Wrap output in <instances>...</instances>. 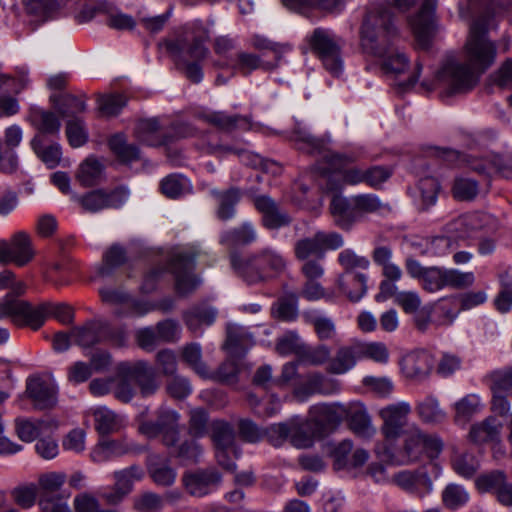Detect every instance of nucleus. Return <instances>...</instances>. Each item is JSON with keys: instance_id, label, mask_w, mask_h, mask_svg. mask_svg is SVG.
<instances>
[{"instance_id": "nucleus-1", "label": "nucleus", "mask_w": 512, "mask_h": 512, "mask_svg": "<svg viewBox=\"0 0 512 512\" xmlns=\"http://www.w3.org/2000/svg\"><path fill=\"white\" fill-rule=\"evenodd\" d=\"M467 62L459 61L454 55L443 60L436 73V81L449 94L471 90L478 81V75L485 72L495 61L496 46L487 37L485 18L475 20L465 45Z\"/></svg>"}, {"instance_id": "nucleus-2", "label": "nucleus", "mask_w": 512, "mask_h": 512, "mask_svg": "<svg viewBox=\"0 0 512 512\" xmlns=\"http://www.w3.org/2000/svg\"><path fill=\"white\" fill-rule=\"evenodd\" d=\"M361 47L365 53L382 60L386 74L398 75L406 71L409 59L398 43L400 37L390 11L383 5L368 8L360 30Z\"/></svg>"}, {"instance_id": "nucleus-3", "label": "nucleus", "mask_w": 512, "mask_h": 512, "mask_svg": "<svg viewBox=\"0 0 512 512\" xmlns=\"http://www.w3.org/2000/svg\"><path fill=\"white\" fill-rule=\"evenodd\" d=\"M232 268L249 284L265 282L286 269V260L277 250L263 248L246 259L236 252L230 253Z\"/></svg>"}, {"instance_id": "nucleus-4", "label": "nucleus", "mask_w": 512, "mask_h": 512, "mask_svg": "<svg viewBox=\"0 0 512 512\" xmlns=\"http://www.w3.org/2000/svg\"><path fill=\"white\" fill-rule=\"evenodd\" d=\"M290 139L299 150L308 154L321 156L324 165H319L318 170L322 174H329L341 170L358 159V155L355 153H336L331 151L328 148L330 142L329 138H317L313 136L306 127L300 123L295 126Z\"/></svg>"}, {"instance_id": "nucleus-5", "label": "nucleus", "mask_w": 512, "mask_h": 512, "mask_svg": "<svg viewBox=\"0 0 512 512\" xmlns=\"http://www.w3.org/2000/svg\"><path fill=\"white\" fill-rule=\"evenodd\" d=\"M48 308V303L32 305L7 294L0 302V319L9 317L15 325L36 331L43 326Z\"/></svg>"}, {"instance_id": "nucleus-6", "label": "nucleus", "mask_w": 512, "mask_h": 512, "mask_svg": "<svg viewBox=\"0 0 512 512\" xmlns=\"http://www.w3.org/2000/svg\"><path fill=\"white\" fill-rule=\"evenodd\" d=\"M71 336L77 345L84 348L106 341L122 346L127 340L126 332L122 328L113 327L104 320H92L83 326L74 327Z\"/></svg>"}, {"instance_id": "nucleus-7", "label": "nucleus", "mask_w": 512, "mask_h": 512, "mask_svg": "<svg viewBox=\"0 0 512 512\" xmlns=\"http://www.w3.org/2000/svg\"><path fill=\"white\" fill-rule=\"evenodd\" d=\"M344 245V239L337 232L316 231L310 237L295 241L293 253L297 260L304 261L311 257L324 259L327 250H337Z\"/></svg>"}, {"instance_id": "nucleus-8", "label": "nucleus", "mask_w": 512, "mask_h": 512, "mask_svg": "<svg viewBox=\"0 0 512 512\" xmlns=\"http://www.w3.org/2000/svg\"><path fill=\"white\" fill-rule=\"evenodd\" d=\"M155 421H144L139 426V432L149 439L162 437V443L166 447H173L179 440V419L177 411L167 407H161L156 412Z\"/></svg>"}, {"instance_id": "nucleus-9", "label": "nucleus", "mask_w": 512, "mask_h": 512, "mask_svg": "<svg viewBox=\"0 0 512 512\" xmlns=\"http://www.w3.org/2000/svg\"><path fill=\"white\" fill-rule=\"evenodd\" d=\"M401 10L410 8L416 0H391ZM437 0H424L420 11L411 20L416 43L421 49H428L435 32L434 11Z\"/></svg>"}, {"instance_id": "nucleus-10", "label": "nucleus", "mask_w": 512, "mask_h": 512, "mask_svg": "<svg viewBox=\"0 0 512 512\" xmlns=\"http://www.w3.org/2000/svg\"><path fill=\"white\" fill-rule=\"evenodd\" d=\"M310 45L321 59L325 69L331 75L338 77L343 71V62L340 47L334 35L326 29L317 28L310 38Z\"/></svg>"}, {"instance_id": "nucleus-11", "label": "nucleus", "mask_w": 512, "mask_h": 512, "mask_svg": "<svg viewBox=\"0 0 512 512\" xmlns=\"http://www.w3.org/2000/svg\"><path fill=\"white\" fill-rule=\"evenodd\" d=\"M128 197L129 191L125 187H117L110 191L95 189L83 195L72 194V200L89 213H97L109 208L118 209L127 201Z\"/></svg>"}, {"instance_id": "nucleus-12", "label": "nucleus", "mask_w": 512, "mask_h": 512, "mask_svg": "<svg viewBox=\"0 0 512 512\" xmlns=\"http://www.w3.org/2000/svg\"><path fill=\"white\" fill-rule=\"evenodd\" d=\"M198 255L199 251L190 248L174 254L171 258L170 268L175 275L176 290L182 296L192 293L199 285V280L191 274Z\"/></svg>"}, {"instance_id": "nucleus-13", "label": "nucleus", "mask_w": 512, "mask_h": 512, "mask_svg": "<svg viewBox=\"0 0 512 512\" xmlns=\"http://www.w3.org/2000/svg\"><path fill=\"white\" fill-rule=\"evenodd\" d=\"M411 407L407 402H398L387 405L379 411V416L383 423L381 433L386 441H395L407 431L408 416Z\"/></svg>"}, {"instance_id": "nucleus-14", "label": "nucleus", "mask_w": 512, "mask_h": 512, "mask_svg": "<svg viewBox=\"0 0 512 512\" xmlns=\"http://www.w3.org/2000/svg\"><path fill=\"white\" fill-rule=\"evenodd\" d=\"M403 447L398 451H392L390 448L384 450V459L394 465H408L420 459L424 453V440L422 431L417 427H412L404 433Z\"/></svg>"}, {"instance_id": "nucleus-15", "label": "nucleus", "mask_w": 512, "mask_h": 512, "mask_svg": "<svg viewBox=\"0 0 512 512\" xmlns=\"http://www.w3.org/2000/svg\"><path fill=\"white\" fill-rule=\"evenodd\" d=\"M222 475L215 468L198 469L185 472L182 476V485L192 497H204L221 484Z\"/></svg>"}, {"instance_id": "nucleus-16", "label": "nucleus", "mask_w": 512, "mask_h": 512, "mask_svg": "<svg viewBox=\"0 0 512 512\" xmlns=\"http://www.w3.org/2000/svg\"><path fill=\"white\" fill-rule=\"evenodd\" d=\"M255 209L261 214V224L268 230H278L292 222L290 214L283 210L269 195L252 197Z\"/></svg>"}, {"instance_id": "nucleus-17", "label": "nucleus", "mask_w": 512, "mask_h": 512, "mask_svg": "<svg viewBox=\"0 0 512 512\" xmlns=\"http://www.w3.org/2000/svg\"><path fill=\"white\" fill-rule=\"evenodd\" d=\"M146 446L139 445L126 439L99 441L90 453V458L95 463H103L113 458L127 454H140L146 451Z\"/></svg>"}, {"instance_id": "nucleus-18", "label": "nucleus", "mask_w": 512, "mask_h": 512, "mask_svg": "<svg viewBox=\"0 0 512 512\" xmlns=\"http://www.w3.org/2000/svg\"><path fill=\"white\" fill-rule=\"evenodd\" d=\"M35 257V250L30 235L25 231L14 233L10 241H6V252L1 264L14 263L18 267H23L30 263Z\"/></svg>"}, {"instance_id": "nucleus-19", "label": "nucleus", "mask_w": 512, "mask_h": 512, "mask_svg": "<svg viewBox=\"0 0 512 512\" xmlns=\"http://www.w3.org/2000/svg\"><path fill=\"white\" fill-rule=\"evenodd\" d=\"M97 14H106L107 25L116 30H132L136 25L132 16L118 11L113 4L106 1L92 6H85L80 13V17L83 21H89Z\"/></svg>"}, {"instance_id": "nucleus-20", "label": "nucleus", "mask_w": 512, "mask_h": 512, "mask_svg": "<svg viewBox=\"0 0 512 512\" xmlns=\"http://www.w3.org/2000/svg\"><path fill=\"white\" fill-rule=\"evenodd\" d=\"M407 273L420 282L423 290L434 293L444 288V268L431 266L425 267L414 258L405 260Z\"/></svg>"}, {"instance_id": "nucleus-21", "label": "nucleus", "mask_w": 512, "mask_h": 512, "mask_svg": "<svg viewBox=\"0 0 512 512\" xmlns=\"http://www.w3.org/2000/svg\"><path fill=\"white\" fill-rule=\"evenodd\" d=\"M207 36L202 34L198 36L185 37L169 41L167 43V50L174 56L185 60L184 57L188 56L195 62L202 61L209 53L208 48L204 45Z\"/></svg>"}, {"instance_id": "nucleus-22", "label": "nucleus", "mask_w": 512, "mask_h": 512, "mask_svg": "<svg viewBox=\"0 0 512 512\" xmlns=\"http://www.w3.org/2000/svg\"><path fill=\"white\" fill-rule=\"evenodd\" d=\"M346 405L317 404L309 409V418L323 435L325 430L339 425L345 418Z\"/></svg>"}, {"instance_id": "nucleus-23", "label": "nucleus", "mask_w": 512, "mask_h": 512, "mask_svg": "<svg viewBox=\"0 0 512 512\" xmlns=\"http://www.w3.org/2000/svg\"><path fill=\"white\" fill-rule=\"evenodd\" d=\"M434 155L450 164L463 163L479 174L489 176L493 171L492 156L490 158H483L476 154L462 155L456 150L439 147L434 149Z\"/></svg>"}, {"instance_id": "nucleus-24", "label": "nucleus", "mask_w": 512, "mask_h": 512, "mask_svg": "<svg viewBox=\"0 0 512 512\" xmlns=\"http://www.w3.org/2000/svg\"><path fill=\"white\" fill-rule=\"evenodd\" d=\"M497 226V220L493 215L484 212H473L455 219L449 224V230L468 235L480 230L493 231Z\"/></svg>"}, {"instance_id": "nucleus-25", "label": "nucleus", "mask_w": 512, "mask_h": 512, "mask_svg": "<svg viewBox=\"0 0 512 512\" xmlns=\"http://www.w3.org/2000/svg\"><path fill=\"white\" fill-rule=\"evenodd\" d=\"M329 209L335 225L342 230H350L360 220L354 197L347 198L336 194L331 199Z\"/></svg>"}, {"instance_id": "nucleus-26", "label": "nucleus", "mask_w": 512, "mask_h": 512, "mask_svg": "<svg viewBox=\"0 0 512 512\" xmlns=\"http://www.w3.org/2000/svg\"><path fill=\"white\" fill-rule=\"evenodd\" d=\"M400 364L407 378L423 380L430 374L434 361L428 352L420 350L404 356Z\"/></svg>"}, {"instance_id": "nucleus-27", "label": "nucleus", "mask_w": 512, "mask_h": 512, "mask_svg": "<svg viewBox=\"0 0 512 512\" xmlns=\"http://www.w3.org/2000/svg\"><path fill=\"white\" fill-rule=\"evenodd\" d=\"M146 468L150 478L157 486L170 487L176 481L175 468L170 465L168 458H164L160 454H149L146 458Z\"/></svg>"}, {"instance_id": "nucleus-28", "label": "nucleus", "mask_w": 512, "mask_h": 512, "mask_svg": "<svg viewBox=\"0 0 512 512\" xmlns=\"http://www.w3.org/2000/svg\"><path fill=\"white\" fill-rule=\"evenodd\" d=\"M112 394L123 402L129 403L136 394L135 381L130 368V362L119 363L116 375L111 378Z\"/></svg>"}, {"instance_id": "nucleus-29", "label": "nucleus", "mask_w": 512, "mask_h": 512, "mask_svg": "<svg viewBox=\"0 0 512 512\" xmlns=\"http://www.w3.org/2000/svg\"><path fill=\"white\" fill-rule=\"evenodd\" d=\"M501 430L502 423L496 417L488 416L471 426L468 438L476 445L497 444L501 439Z\"/></svg>"}, {"instance_id": "nucleus-30", "label": "nucleus", "mask_w": 512, "mask_h": 512, "mask_svg": "<svg viewBox=\"0 0 512 512\" xmlns=\"http://www.w3.org/2000/svg\"><path fill=\"white\" fill-rule=\"evenodd\" d=\"M26 392L38 409L52 408L57 402L56 386L39 378L27 382Z\"/></svg>"}, {"instance_id": "nucleus-31", "label": "nucleus", "mask_w": 512, "mask_h": 512, "mask_svg": "<svg viewBox=\"0 0 512 512\" xmlns=\"http://www.w3.org/2000/svg\"><path fill=\"white\" fill-rule=\"evenodd\" d=\"M344 419L348 420L351 430L361 437L369 438L376 432V429L372 425L371 417L361 403H350L346 405Z\"/></svg>"}, {"instance_id": "nucleus-32", "label": "nucleus", "mask_w": 512, "mask_h": 512, "mask_svg": "<svg viewBox=\"0 0 512 512\" xmlns=\"http://www.w3.org/2000/svg\"><path fill=\"white\" fill-rule=\"evenodd\" d=\"M135 136L143 144L149 146L165 145L172 141V137L163 133L158 119L141 120L135 127Z\"/></svg>"}, {"instance_id": "nucleus-33", "label": "nucleus", "mask_w": 512, "mask_h": 512, "mask_svg": "<svg viewBox=\"0 0 512 512\" xmlns=\"http://www.w3.org/2000/svg\"><path fill=\"white\" fill-rule=\"evenodd\" d=\"M257 237L258 234L255 226L251 222H243L236 228L224 231L220 235L219 242L229 250H234L238 246H246L254 243Z\"/></svg>"}, {"instance_id": "nucleus-34", "label": "nucleus", "mask_w": 512, "mask_h": 512, "mask_svg": "<svg viewBox=\"0 0 512 512\" xmlns=\"http://www.w3.org/2000/svg\"><path fill=\"white\" fill-rule=\"evenodd\" d=\"M217 310L206 303L192 306L183 313V320L187 328L193 333H201L202 326L214 323Z\"/></svg>"}, {"instance_id": "nucleus-35", "label": "nucleus", "mask_w": 512, "mask_h": 512, "mask_svg": "<svg viewBox=\"0 0 512 512\" xmlns=\"http://www.w3.org/2000/svg\"><path fill=\"white\" fill-rule=\"evenodd\" d=\"M366 282L365 274L349 271L339 275L337 285L351 302H358L366 294Z\"/></svg>"}, {"instance_id": "nucleus-36", "label": "nucleus", "mask_w": 512, "mask_h": 512, "mask_svg": "<svg viewBox=\"0 0 512 512\" xmlns=\"http://www.w3.org/2000/svg\"><path fill=\"white\" fill-rule=\"evenodd\" d=\"M198 117L225 132H232L240 128L248 129L250 127L249 118L240 114L229 115L223 111H216L201 113Z\"/></svg>"}, {"instance_id": "nucleus-37", "label": "nucleus", "mask_w": 512, "mask_h": 512, "mask_svg": "<svg viewBox=\"0 0 512 512\" xmlns=\"http://www.w3.org/2000/svg\"><path fill=\"white\" fill-rule=\"evenodd\" d=\"M130 368L133 374L135 384L138 385L143 397H148L156 393L159 384L156 380L155 371L146 361L130 362Z\"/></svg>"}, {"instance_id": "nucleus-38", "label": "nucleus", "mask_w": 512, "mask_h": 512, "mask_svg": "<svg viewBox=\"0 0 512 512\" xmlns=\"http://www.w3.org/2000/svg\"><path fill=\"white\" fill-rule=\"evenodd\" d=\"M30 144L35 154L48 168H55L59 164L62 153L58 143H48L44 135L35 134Z\"/></svg>"}, {"instance_id": "nucleus-39", "label": "nucleus", "mask_w": 512, "mask_h": 512, "mask_svg": "<svg viewBox=\"0 0 512 512\" xmlns=\"http://www.w3.org/2000/svg\"><path fill=\"white\" fill-rule=\"evenodd\" d=\"M30 121L37 130L36 134H42L56 137L59 135L61 121L59 117L52 111L43 109H34L30 114Z\"/></svg>"}, {"instance_id": "nucleus-40", "label": "nucleus", "mask_w": 512, "mask_h": 512, "mask_svg": "<svg viewBox=\"0 0 512 512\" xmlns=\"http://www.w3.org/2000/svg\"><path fill=\"white\" fill-rule=\"evenodd\" d=\"M484 405L477 394H467L454 404V421L458 425L467 424L475 415L479 414Z\"/></svg>"}, {"instance_id": "nucleus-41", "label": "nucleus", "mask_w": 512, "mask_h": 512, "mask_svg": "<svg viewBox=\"0 0 512 512\" xmlns=\"http://www.w3.org/2000/svg\"><path fill=\"white\" fill-rule=\"evenodd\" d=\"M212 195L218 201L217 216L221 220H229L236 213V205L242 197L241 190L237 187H231L226 191L213 190Z\"/></svg>"}, {"instance_id": "nucleus-42", "label": "nucleus", "mask_w": 512, "mask_h": 512, "mask_svg": "<svg viewBox=\"0 0 512 512\" xmlns=\"http://www.w3.org/2000/svg\"><path fill=\"white\" fill-rule=\"evenodd\" d=\"M357 350L356 342L350 346L340 347L330 360L328 371L333 374H343L349 371L355 366L357 360H360Z\"/></svg>"}, {"instance_id": "nucleus-43", "label": "nucleus", "mask_w": 512, "mask_h": 512, "mask_svg": "<svg viewBox=\"0 0 512 512\" xmlns=\"http://www.w3.org/2000/svg\"><path fill=\"white\" fill-rule=\"evenodd\" d=\"M67 0H24L26 13L36 21L52 18Z\"/></svg>"}, {"instance_id": "nucleus-44", "label": "nucleus", "mask_w": 512, "mask_h": 512, "mask_svg": "<svg viewBox=\"0 0 512 512\" xmlns=\"http://www.w3.org/2000/svg\"><path fill=\"white\" fill-rule=\"evenodd\" d=\"M95 429L100 435L118 432L123 427V418L107 407H98L93 411Z\"/></svg>"}, {"instance_id": "nucleus-45", "label": "nucleus", "mask_w": 512, "mask_h": 512, "mask_svg": "<svg viewBox=\"0 0 512 512\" xmlns=\"http://www.w3.org/2000/svg\"><path fill=\"white\" fill-rule=\"evenodd\" d=\"M104 165L93 156L86 158L79 166L76 179L83 187L96 185L102 178Z\"/></svg>"}, {"instance_id": "nucleus-46", "label": "nucleus", "mask_w": 512, "mask_h": 512, "mask_svg": "<svg viewBox=\"0 0 512 512\" xmlns=\"http://www.w3.org/2000/svg\"><path fill=\"white\" fill-rule=\"evenodd\" d=\"M200 148L207 154L216 153H234L237 154L241 162L245 165L257 168L262 163V157L258 154H254L245 149H236L231 146H223L218 144H212L209 141L202 140Z\"/></svg>"}, {"instance_id": "nucleus-47", "label": "nucleus", "mask_w": 512, "mask_h": 512, "mask_svg": "<svg viewBox=\"0 0 512 512\" xmlns=\"http://www.w3.org/2000/svg\"><path fill=\"white\" fill-rule=\"evenodd\" d=\"M392 249L389 246H377L372 252V259L375 264L382 267V275L389 280H400L402 270L391 262Z\"/></svg>"}, {"instance_id": "nucleus-48", "label": "nucleus", "mask_w": 512, "mask_h": 512, "mask_svg": "<svg viewBox=\"0 0 512 512\" xmlns=\"http://www.w3.org/2000/svg\"><path fill=\"white\" fill-rule=\"evenodd\" d=\"M290 442L297 448H308L312 446L316 437H321L319 429L312 423L310 418L305 423L296 424L292 422Z\"/></svg>"}, {"instance_id": "nucleus-49", "label": "nucleus", "mask_w": 512, "mask_h": 512, "mask_svg": "<svg viewBox=\"0 0 512 512\" xmlns=\"http://www.w3.org/2000/svg\"><path fill=\"white\" fill-rule=\"evenodd\" d=\"M111 151L122 163H131L141 158L139 148L135 144L128 143L123 134H116L109 139Z\"/></svg>"}, {"instance_id": "nucleus-50", "label": "nucleus", "mask_w": 512, "mask_h": 512, "mask_svg": "<svg viewBox=\"0 0 512 512\" xmlns=\"http://www.w3.org/2000/svg\"><path fill=\"white\" fill-rule=\"evenodd\" d=\"M331 383L322 375L314 374L301 385L294 389V395L299 401H305L309 396L315 393L328 394L333 390L330 389Z\"/></svg>"}, {"instance_id": "nucleus-51", "label": "nucleus", "mask_w": 512, "mask_h": 512, "mask_svg": "<svg viewBox=\"0 0 512 512\" xmlns=\"http://www.w3.org/2000/svg\"><path fill=\"white\" fill-rule=\"evenodd\" d=\"M290 10L302 12L306 8H318L328 12H339L344 7V0H282Z\"/></svg>"}, {"instance_id": "nucleus-52", "label": "nucleus", "mask_w": 512, "mask_h": 512, "mask_svg": "<svg viewBox=\"0 0 512 512\" xmlns=\"http://www.w3.org/2000/svg\"><path fill=\"white\" fill-rule=\"evenodd\" d=\"M360 359H369L378 364L389 361L390 352L385 343L379 341L356 342Z\"/></svg>"}, {"instance_id": "nucleus-53", "label": "nucleus", "mask_w": 512, "mask_h": 512, "mask_svg": "<svg viewBox=\"0 0 512 512\" xmlns=\"http://www.w3.org/2000/svg\"><path fill=\"white\" fill-rule=\"evenodd\" d=\"M236 68L243 74L248 75L256 69H263L266 71L277 68V63H272L271 60L263 59L260 55L247 52H239L237 54Z\"/></svg>"}, {"instance_id": "nucleus-54", "label": "nucleus", "mask_w": 512, "mask_h": 512, "mask_svg": "<svg viewBox=\"0 0 512 512\" xmlns=\"http://www.w3.org/2000/svg\"><path fill=\"white\" fill-rule=\"evenodd\" d=\"M181 359L200 376L208 375L207 366L202 361V348L199 343L192 342L184 345L181 349Z\"/></svg>"}, {"instance_id": "nucleus-55", "label": "nucleus", "mask_w": 512, "mask_h": 512, "mask_svg": "<svg viewBox=\"0 0 512 512\" xmlns=\"http://www.w3.org/2000/svg\"><path fill=\"white\" fill-rule=\"evenodd\" d=\"M127 260L126 250L119 244H113L103 255V263L98 273L102 277L110 276L113 271Z\"/></svg>"}, {"instance_id": "nucleus-56", "label": "nucleus", "mask_w": 512, "mask_h": 512, "mask_svg": "<svg viewBox=\"0 0 512 512\" xmlns=\"http://www.w3.org/2000/svg\"><path fill=\"white\" fill-rule=\"evenodd\" d=\"M248 335L240 328L229 325L227 327V337L224 343L226 349L233 356H243L247 351Z\"/></svg>"}, {"instance_id": "nucleus-57", "label": "nucleus", "mask_w": 512, "mask_h": 512, "mask_svg": "<svg viewBox=\"0 0 512 512\" xmlns=\"http://www.w3.org/2000/svg\"><path fill=\"white\" fill-rule=\"evenodd\" d=\"M506 481L507 475L504 471L493 470L479 475L475 480V485L480 493L495 495Z\"/></svg>"}, {"instance_id": "nucleus-58", "label": "nucleus", "mask_w": 512, "mask_h": 512, "mask_svg": "<svg viewBox=\"0 0 512 512\" xmlns=\"http://www.w3.org/2000/svg\"><path fill=\"white\" fill-rule=\"evenodd\" d=\"M420 419L425 423H439L445 418V412L440 408L438 400L428 396L416 405Z\"/></svg>"}, {"instance_id": "nucleus-59", "label": "nucleus", "mask_w": 512, "mask_h": 512, "mask_svg": "<svg viewBox=\"0 0 512 512\" xmlns=\"http://www.w3.org/2000/svg\"><path fill=\"white\" fill-rule=\"evenodd\" d=\"M211 428L215 449L235 446V431L231 424L217 420L212 423Z\"/></svg>"}, {"instance_id": "nucleus-60", "label": "nucleus", "mask_w": 512, "mask_h": 512, "mask_svg": "<svg viewBox=\"0 0 512 512\" xmlns=\"http://www.w3.org/2000/svg\"><path fill=\"white\" fill-rule=\"evenodd\" d=\"M189 188V181L179 174H170L163 178L160 183L161 192L171 199L184 195Z\"/></svg>"}, {"instance_id": "nucleus-61", "label": "nucleus", "mask_w": 512, "mask_h": 512, "mask_svg": "<svg viewBox=\"0 0 512 512\" xmlns=\"http://www.w3.org/2000/svg\"><path fill=\"white\" fill-rule=\"evenodd\" d=\"M115 485L129 494L136 481L144 477V471L139 465H131L125 469L115 471L113 474Z\"/></svg>"}, {"instance_id": "nucleus-62", "label": "nucleus", "mask_w": 512, "mask_h": 512, "mask_svg": "<svg viewBox=\"0 0 512 512\" xmlns=\"http://www.w3.org/2000/svg\"><path fill=\"white\" fill-rule=\"evenodd\" d=\"M252 46L261 52L260 56L263 59L271 52L274 56L271 62L277 63V66L282 60L283 54L290 50L289 45H281L259 35H255L252 38Z\"/></svg>"}, {"instance_id": "nucleus-63", "label": "nucleus", "mask_w": 512, "mask_h": 512, "mask_svg": "<svg viewBox=\"0 0 512 512\" xmlns=\"http://www.w3.org/2000/svg\"><path fill=\"white\" fill-rule=\"evenodd\" d=\"M51 101L55 103V108L62 117H72L86 110V103L71 94L64 95L60 100L51 96Z\"/></svg>"}, {"instance_id": "nucleus-64", "label": "nucleus", "mask_w": 512, "mask_h": 512, "mask_svg": "<svg viewBox=\"0 0 512 512\" xmlns=\"http://www.w3.org/2000/svg\"><path fill=\"white\" fill-rule=\"evenodd\" d=\"M454 471L465 478L472 477L479 468V463L472 453L463 452L456 454L452 459Z\"/></svg>"}]
</instances>
